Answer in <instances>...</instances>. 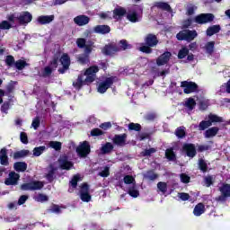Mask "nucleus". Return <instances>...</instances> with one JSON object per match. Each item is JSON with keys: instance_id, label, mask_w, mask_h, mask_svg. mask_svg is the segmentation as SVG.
<instances>
[{"instance_id": "f257e3e1", "label": "nucleus", "mask_w": 230, "mask_h": 230, "mask_svg": "<svg viewBox=\"0 0 230 230\" xmlns=\"http://www.w3.org/2000/svg\"><path fill=\"white\" fill-rule=\"evenodd\" d=\"M145 44L139 48V51L142 53H146V55H150L153 49L152 48H155L157 44H159V40L155 34L149 33L145 38Z\"/></svg>"}, {"instance_id": "f03ea898", "label": "nucleus", "mask_w": 230, "mask_h": 230, "mask_svg": "<svg viewBox=\"0 0 230 230\" xmlns=\"http://www.w3.org/2000/svg\"><path fill=\"white\" fill-rule=\"evenodd\" d=\"M98 71H100V68H98L97 66L88 67L84 73L82 74L84 76H86L85 79H84V84L89 85V84H93V82L96 80V73H98Z\"/></svg>"}, {"instance_id": "7ed1b4c3", "label": "nucleus", "mask_w": 230, "mask_h": 230, "mask_svg": "<svg viewBox=\"0 0 230 230\" xmlns=\"http://www.w3.org/2000/svg\"><path fill=\"white\" fill-rule=\"evenodd\" d=\"M118 77L111 75L110 77H107L104 81L101 82L98 86V93L101 94H104V93H107L108 89H111L112 87L114 82H117Z\"/></svg>"}, {"instance_id": "20e7f679", "label": "nucleus", "mask_w": 230, "mask_h": 230, "mask_svg": "<svg viewBox=\"0 0 230 230\" xmlns=\"http://www.w3.org/2000/svg\"><path fill=\"white\" fill-rule=\"evenodd\" d=\"M44 188V183L40 181H32L28 183H23L21 185L20 190L22 191H35L37 190H42Z\"/></svg>"}, {"instance_id": "39448f33", "label": "nucleus", "mask_w": 230, "mask_h": 230, "mask_svg": "<svg viewBox=\"0 0 230 230\" xmlns=\"http://www.w3.org/2000/svg\"><path fill=\"white\" fill-rule=\"evenodd\" d=\"M75 152L81 159H85L91 154V145L87 141H84L76 147Z\"/></svg>"}, {"instance_id": "423d86ee", "label": "nucleus", "mask_w": 230, "mask_h": 230, "mask_svg": "<svg viewBox=\"0 0 230 230\" xmlns=\"http://www.w3.org/2000/svg\"><path fill=\"white\" fill-rule=\"evenodd\" d=\"M197 31L183 30L176 34V39L178 40H187V42H191L197 37Z\"/></svg>"}, {"instance_id": "0eeeda50", "label": "nucleus", "mask_w": 230, "mask_h": 230, "mask_svg": "<svg viewBox=\"0 0 230 230\" xmlns=\"http://www.w3.org/2000/svg\"><path fill=\"white\" fill-rule=\"evenodd\" d=\"M181 87L183 88L184 94H191V93H197L199 91V84L191 81H182Z\"/></svg>"}, {"instance_id": "6e6552de", "label": "nucleus", "mask_w": 230, "mask_h": 230, "mask_svg": "<svg viewBox=\"0 0 230 230\" xmlns=\"http://www.w3.org/2000/svg\"><path fill=\"white\" fill-rule=\"evenodd\" d=\"M215 21V14L213 13H200L194 17L196 24H208Z\"/></svg>"}, {"instance_id": "1a4fd4ad", "label": "nucleus", "mask_w": 230, "mask_h": 230, "mask_svg": "<svg viewBox=\"0 0 230 230\" xmlns=\"http://www.w3.org/2000/svg\"><path fill=\"white\" fill-rule=\"evenodd\" d=\"M59 62L63 66L61 68H58V74L64 75L71 66V58L69 57V54L64 53L59 58Z\"/></svg>"}, {"instance_id": "9d476101", "label": "nucleus", "mask_w": 230, "mask_h": 230, "mask_svg": "<svg viewBox=\"0 0 230 230\" xmlns=\"http://www.w3.org/2000/svg\"><path fill=\"white\" fill-rule=\"evenodd\" d=\"M102 53L105 57H114L116 53H119V49H118V44L116 43H108L102 49Z\"/></svg>"}, {"instance_id": "9b49d317", "label": "nucleus", "mask_w": 230, "mask_h": 230, "mask_svg": "<svg viewBox=\"0 0 230 230\" xmlns=\"http://www.w3.org/2000/svg\"><path fill=\"white\" fill-rule=\"evenodd\" d=\"M219 191L221 195L216 198V200L217 202H226V199L230 197V184L223 183L222 186L219 187Z\"/></svg>"}, {"instance_id": "f8f14e48", "label": "nucleus", "mask_w": 230, "mask_h": 230, "mask_svg": "<svg viewBox=\"0 0 230 230\" xmlns=\"http://www.w3.org/2000/svg\"><path fill=\"white\" fill-rule=\"evenodd\" d=\"M20 179L21 174L12 171L9 172L8 178L4 180V184L5 186H17Z\"/></svg>"}, {"instance_id": "ddd939ff", "label": "nucleus", "mask_w": 230, "mask_h": 230, "mask_svg": "<svg viewBox=\"0 0 230 230\" xmlns=\"http://www.w3.org/2000/svg\"><path fill=\"white\" fill-rule=\"evenodd\" d=\"M89 183L84 182L81 184L80 199L83 202H91V194L89 193Z\"/></svg>"}, {"instance_id": "4468645a", "label": "nucleus", "mask_w": 230, "mask_h": 230, "mask_svg": "<svg viewBox=\"0 0 230 230\" xmlns=\"http://www.w3.org/2000/svg\"><path fill=\"white\" fill-rule=\"evenodd\" d=\"M182 150L185 152L187 157H190L193 159L197 155V147H195V144L185 143L182 146Z\"/></svg>"}, {"instance_id": "2eb2a0df", "label": "nucleus", "mask_w": 230, "mask_h": 230, "mask_svg": "<svg viewBox=\"0 0 230 230\" xmlns=\"http://www.w3.org/2000/svg\"><path fill=\"white\" fill-rule=\"evenodd\" d=\"M16 19L18 20L19 24L24 26V24H29V22L33 20V15H31L30 12L25 11L16 17Z\"/></svg>"}, {"instance_id": "dca6fc26", "label": "nucleus", "mask_w": 230, "mask_h": 230, "mask_svg": "<svg viewBox=\"0 0 230 230\" xmlns=\"http://www.w3.org/2000/svg\"><path fill=\"white\" fill-rule=\"evenodd\" d=\"M170 58H172V52L165 51L162 55H160L156 59V66H165V64H168L170 62Z\"/></svg>"}, {"instance_id": "f3484780", "label": "nucleus", "mask_w": 230, "mask_h": 230, "mask_svg": "<svg viewBox=\"0 0 230 230\" xmlns=\"http://www.w3.org/2000/svg\"><path fill=\"white\" fill-rule=\"evenodd\" d=\"M112 143L116 145V146H125V145H127V133L115 135L112 138Z\"/></svg>"}, {"instance_id": "a211bd4d", "label": "nucleus", "mask_w": 230, "mask_h": 230, "mask_svg": "<svg viewBox=\"0 0 230 230\" xmlns=\"http://www.w3.org/2000/svg\"><path fill=\"white\" fill-rule=\"evenodd\" d=\"M58 163H59V166H60L61 170L69 171V170H71V168H73V166H75L73 162H71L67 159L66 155L63 156L62 158H59Z\"/></svg>"}, {"instance_id": "6ab92c4d", "label": "nucleus", "mask_w": 230, "mask_h": 230, "mask_svg": "<svg viewBox=\"0 0 230 230\" xmlns=\"http://www.w3.org/2000/svg\"><path fill=\"white\" fill-rule=\"evenodd\" d=\"M90 22H91V18H89V16L84 15V14L78 15L74 18V22L77 26H85V25L89 24Z\"/></svg>"}, {"instance_id": "aec40b11", "label": "nucleus", "mask_w": 230, "mask_h": 230, "mask_svg": "<svg viewBox=\"0 0 230 230\" xmlns=\"http://www.w3.org/2000/svg\"><path fill=\"white\" fill-rule=\"evenodd\" d=\"M125 15H127V9L125 7L119 6L113 10V19L117 21H121Z\"/></svg>"}, {"instance_id": "412c9836", "label": "nucleus", "mask_w": 230, "mask_h": 230, "mask_svg": "<svg viewBox=\"0 0 230 230\" xmlns=\"http://www.w3.org/2000/svg\"><path fill=\"white\" fill-rule=\"evenodd\" d=\"M94 33H99L100 35H107L111 33V26L109 25H96L93 28Z\"/></svg>"}, {"instance_id": "4be33fe9", "label": "nucleus", "mask_w": 230, "mask_h": 230, "mask_svg": "<svg viewBox=\"0 0 230 230\" xmlns=\"http://www.w3.org/2000/svg\"><path fill=\"white\" fill-rule=\"evenodd\" d=\"M0 164H2V166H8V164H10V162L8 161V151L6 150V147H4L0 150Z\"/></svg>"}, {"instance_id": "5701e85b", "label": "nucleus", "mask_w": 230, "mask_h": 230, "mask_svg": "<svg viewBox=\"0 0 230 230\" xmlns=\"http://www.w3.org/2000/svg\"><path fill=\"white\" fill-rule=\"evenodd\" d=\"M174 147H169L165 150V158L167 161L175 162L177 161V154H175Z\"/></svg>"}, {"instance_id": "b1692460", "label": "nucleus", "mask_w": 230, "mask_h": 230, "mask_svg": "<svg viewBox=\"0 0 230 230\" xmlns=\"http://www.w3.org/2000/svg\"><path fill=\"white\" fill-rule=\"evenodd\" d=\"M39 24H49V22H53L55 21V15H41L37 19Z\"/></svg>"}, {"instance_id": "393cba45", "label": "nucleus", "mask_w": 230, "mask_h": 230, "mask_svg": "<svg viewBox=\"0 0 230 230\" xmlns=\"http://www.w3.org/2000/svg\"><path fill=\"white\" fill-rule=\"evenodd\" d=\"M218 132H220V128L218 127H212L205 131L204 137L207 139H209L210 137H215Z\"/></svg>"}, {"instance_id": "a878e982", "label": "nucleus", "mask_w": 230, "mask_h": 230, "mask_svg": "<svg viewBox=\"0 0 230 230\" xmlns=\"http://www.w3.org/2000/svg\"><path fill=\"white\" fill-rule=\"evenodd\" d=\"M84 85H85V82L84 81V75L80 74L76 81L73 82V87L76 89V91H80Z\"/></svg>"}, {"instance_id": "bb28decb", "label": "nucleus", "mask_w": 230, "mask_h": 230, "mask_svg": "<svg viewBox=\"0 0 230 230\" xmlns=\"http://www.w3.org/2000/svg\"><path fill=\"white\" fill-rule=\"evenodd\" d=\"M203 213H206V206L204 203H198L193 209V215L195 217H200Z\"/></svg>"}, {"instance_id": "cd10ccee", "label": "nucleus", "mask_w": 230, "mask_h": 230, "mask_svg": "<svg viewBox=\"0 0 230 230\" xmlns=\"http://www.w3.org/2000/svg\"><path fill=\"white\" fill-rule=\"evenodd\" d=\"M13 169L15 172H18V173L21 172H24L26 170H28V164L25 162H16L13 164Z\"/></svg>"}, {"instance_id": "c85d7f7f", "label": "nucleus", "mask_w": 230, "mask_h": 230, "mask_svg": "<svg viewBox=\"0 0 230 230\" xmlns=\"http://www.w3.org/2000/svg\"><path fill=\"white\" fill-rule=\"evenodd\" d=\"M220 30H222V28L220 27V25H212L210 27H208L206 31L207 36L208 37H213V35L217 34V33H220Z\"/></svg>"}, {"instance_id": "c756f323", "label": "nucleus", "mask_w": 230, "mask_h": 230, "mask_svg": "<svg viewBox=\"0 0 230 230\" xmlns=\"http://www.w3.org/2000/svg\"><path fill=\"white\" fill-rule=\"evenodd\" d=\"M57 173V167H53V165H50V170L48 172V173L45 175V178L49 182H53L56 179V174Z\"/></svg>"}, {"instance_id": "7c9ffc66", "label": "nucleus", "mask_w": 230, "mask_h": 230, "mask_svg": "<svg viewBox=\"0 0 230 230\" xmlns=\"http://www.w3.org/2000/svg\"><path fill=\"white\" fill-rule=\"evenodd\" d=\"M118 49L119 51H126V49H132V45L128 44L127 40H121L119 41Z\"/></svg>"}, {"instance_id": "2f4dec72", "label": "nucleus", "mask_w": 230, "mask_h": 230, "mask_svg": "<svg viewBox=\"0 0 230 230\" xmlns=\"http://www.w3.org/2000/svg\"><path fill=\"white\" fill-rule=\"evenodd\" d=\"M155 6L159 8V10H164V12H172V6L166 2H155Z\"/></svg>"}, {"instance_id": "473e14b6", "label": "nucleus", "mask_w": 230, "mask_h": 230, "mask_svg": "<svg viewBox=\"0 0 230 230\" xmlns=\"http://www.w3.org/2000/svg\"><path fill=\"white\" fill-rule=\"evenodd\" d=\"M114 150V146L111 142H106L102 147L101 152L103 155L111 154Z\"/></svg>"}, {"instance_id": "72a5a7b5", "label": "nucleus", "mask_w": 230, "mask_h": 230, "mask_svg": "<svg viewBox=\"0 0 230 230\" xmlns=\"http://www.w3.org/2000/svg\"><path fill=\"white\" fill-rule=\"evenodd\" d=\"M142 128L143 127H141V124L139 123L130 122L128 126V130H129V132H140Z\"/></svg>"}, {"instance_id": "f704fd0d", "label": "nucleus", "mask_w": 230, "mask_h": 230, "mask_svg": "<svg viewBox=\"0 0 230 230\" xmlns=\"http://www.w3.org/2000/svg\"><path fill=\"white\" fill-rule=\"evenodd\" d=\"M145 179H147V181H155V179H159V174L155 173L154 170H149L146 171Z\"/></svg>"}, {"instance_id": "c9c22d12", "label": "nucleus", "mask_w": 230, "mask_h": 230, "mask_svg": "<svg viewBox=\"0 0 230 230\" xmlns=\"http://www.w3.org/2000/svg\"><path fill=\"white\" fill-rule=\"evenodd\" d=\"M205 51L208 55H213L215 53V41H208L205 45Z\"/></svg>"}, {"instance_id": "e433bc0d", "label": "nucleus", "mask_w": 230, "mask_h": 230, "mask_svg": "<svg viewBox=\"0 0 230 230\" xmlns=\"http://www.w3.org/2000/svg\"><path fill=\"white\" fill-rule=\"evenodd\" d=\"M28 66H30V64L22 59H19L14 63V67H16L18 71H22V69H24V67H28Z\"/></svg>"}, {"instance_id": "4c0bfd02", "label": "nucleus", "mask_w": 230, "mask_h": 230, "mask_svg": "<svg viewBox=\"0 0 230 230\" xmlns=\"http://www.w3.org/2000/svg\"><path fill=\"white\" fill-rule=\"evenodd\" d=\"M27 155H30V150L22 149L13 154V159H21L22 157H26Z\"/></svg>"}, {"instance_id": "58836bf2", "label": "nucleus", "mask_w": 230, "mask_h": 230, "mask_svg": "<svg viewBox=\"0 0 230 230\" xmlns=\"http://www.w3.org/2000/svg\"><path fill=\"white\" fill-rule=\"evenodd\" d=\"M196 106L197 102H195V99H193L192 97L188 98L187 101L185 102V107H187L189 111H193V109H195Z\"/></svg>"}, {"instance_id": "ea45409f", "label": "nucleus", "mask_w": 230, "mask_h": 230, "mask_svg": "<svg viewBox=\"0 0 230 230\" xmlns=\"http://www.w3.org/2000/svg\"><path fill=\"white\" fill-rule=\"evenodd\" d=\"M190 55V49L183 47L178 52V58L182 60V58H186Z\"/></svg>"}, {"instance_id": "a19ab883", "label": "nucleus", "mask_w": 230, "mask_h": 230, "mask_svg": "<svg viewBox=\"0 0 230 230\" xmlns=\"http://www.w3.org/2000/svg\"><path fill=\"white\" fill-rule=\"evenodd\" d=\"M44 152H46V146H40L38 147H34L33 155H34V157H40V155H42V154H44Z\"/></svg>"}, {"instance_id": "79ce46f5", "label": "nucleus", "mask_w": 230, "mask_h": 230, "mask_svg": "<svg viewBox=\"0 0 230 230\" xmlns=\"http://www.w3.org/2000/svg\"><path fill=\"white\" fill-rule=\"evenodd\" d=\"M208 121L211 126L213 125V123H222V117H218L217 115L210 113L208 115Z\"/></svg>"}, {"instance_id": "37998d69", "label": "nucleus", "mask_w": 230, "mask_h": 230, "mask_svg": "<svg viewBox=\"0 0 230 230\" xmlns=\"http://www.w3.org/2000/svg\"><path fill=\"white\" fill-rule=\"evenodd\" d=\"M175 136L179 139H182V138L186 137V130L184 129V127L177 128L175 130Z\"/></svg>"}, {"instance_id": "c03bdc74", "label": "nucleus", "mask_w": 230, "mask_h": 230, "mask_svg": "<svg viewBox=\"0 0 230 230\" xmlns=\"http://www.w3.org/2000/svg\"><path fill=\"white\" fill-rule=\"evenodd\" d=\"M198 164L200 172H202L203 173H206V172H208V163H206V160L202 158L199 159Z\"/></svg>"}, {"instance_id": "a18cd8bd", "label": "nucleus", "mask_w": 230, "mask_h": 230, "mask_svg": "<svg viewBox=\"0 0 230 230\" xmlns=\"http://www.w3.org/2000/svg\"><path fill=\"white\" fill-rule=\"evenodd\" d=\"M49 147L56 150V152H59V150H62V142L59 141H50L49 142Z\"/></svg>"}, {"instance_id": "49530a36", "label": "nucleus", "mask_w": 230, "mask_h": 230, "mask_svg": "<svg viewBox=\"0 0 230 230\" xmlns=\"http://www.w3.org/2000/svg\"><path fill=\"white\" fill-rule=\"evenodd\" d=\"M123 182L125 184H133V186H136V178L132 175H125L123 178Z\"/></svg>"}, {"instance_id": "de8ad7c7", "label": "nucleus", "mask_w": 230, "mask_h": 230, "mask_svg": "<svg viewBox=\"0 0 230 230\" xmlns=\"http://www.w3.org/2000/svg\"><path fill=\"white\" fill-rule=\"evenodd\" d=\"M128 195L130 197H133V199H137V197H139V190H137L136 189V185H133L132 187H130L128 189Z\"/></svg>"}, {"instance_id": "09e8293b", "label": "nucleus", "mask_w": 230, "mask_h": 230, "mask_svg": "<svg viewBox=\"0 0 230 230\" xmlns=\"http://www.w3.org/2000/svg\"><path fill=\"white\" fill-rule=\"evenodd\" d=\"M15 58L12 55H8L5 58V65L8 66V67H13L15 66Z\"/></svg>"}, {"instance_id": "8fccbe9b", "label": "nucleus", "mask_w": 230, "mask_h": 230, "mask_svg": "<svg viewBox=\"0 0 230 230\" xmlns=\"http://www.w3.org/2000/svg\"><path fill=\"white\" fill-rule=\"evenodd\" d=\"M127 19L130 22H137V21H139V18L137 16V13H136V12H133L131 13H128L127 14Z\"/></svg>"}, {"instance_id": "3c124183", "label": "nucleus", "mask_w": 230, "mask_h": 230, "mask_svg": "<svg viewBox=\"0 0 230 230\" xmlns=\"http://www.w3.org/2000/svg\"><path fill=\"white\" fill-rule=\"evenodd\" d=\"M79 181H80V174L74 175L70 181V186H72V188H77Z\"/></svg>"}, {"instance_id": "603ef678", "label": "nucleus", "mask_w": 230, "mask_h": 230, "mask_svg": "<svg viewBox=\"0 0 230 230\" xmlns=\"http://www.w3.org/2000/svg\"><path fill=\"white\" fill-rule=\"evenodd\" d=\"M90 134L93 137H98V136H103V134H105V132H103V130H102L98 128H95L91 130Z\"/></svg>"}, {"instance_id": "864d4df0", "label": "nucleus", "mask_w": 230, "mask_h": 230, "mask_svg": "<svg viewBox=\"0 0 230 230\" xmlns=\"http://www.w3.org/2000/svg\"><path fill=\"white\" fill-rule=\"evenodd\" d=\"M209 127H211V122L208 120H202L199 122V130H206V128H209Z\"/></svg>"}, {"instance_id": "5fc2aeb1", "label": "nucleus", "mask_w": 230, "mask_h": 230, "mask_svg": "<svg viewBox=\"0 0 230 230\" xmlns=\"http://www.w3.org/2000/svg\"><path fill=\"white\" fill-rule=\"evenodd\" d=\"M204 181L207 188H210V186H213V184H215V180L211 175H208L207 177H205Z\"/></svg>"}, {"instance_id": "6e6d98bb", "label": "nucleus", "mask_w": 230, "mask_h": 230, "mask_svg": "<svg viewBox=\"0 0 230 230\" xmlns=\"http://www.w3.org/2000/svg\"><path fill=\"white\" fill-rule=\"evenodd\" d=\"M152 137V132H143L138 135L139 141H145V139H150Z\"/></svg>"}, {"instance_id": "4d7b16f0", "label": "nucleus", "mask_w": 230, "mask_h": 230, "mask_svg": "<svg viewBox=\"0 0 230 230\" xmlns=\"http://www.w3.org/2000/svg\"><path fill=\"white\" fill-rule=\"evenodd\" d=\"M86 40L84 38H78L76 40V45H77V48H80V49H84V48L87 45L86 44Z\"/></svg>"}, {"instance_id": "13d9d810", "label": "nucleus", "mask_w": 230, "mask_h": 230, "mask_svg": "<svg viewBox=\"0 0 230 230\" xmlns=\"http://www.w3.org/2000/svg\"><path fill=\"white\" fill-rule=\"evenodd\" d=\"M157 188L162 191V193H166L168 190V185L166 182L160 181L157 183Z\"/></svg>"}, {"instance_id": "bf43d9fd", "label": "nucleus", "mask_w": 230, "mask_h": 230, "mask_svg": "<svg viewBox=\"0 0 230 230\" xmlns=\"http://www.w3.org/2000/svg\"><path fill=\"white\" fill-rule=\"evenodd\" d=\"M93 44H94V42L88 41V43L85 45V47H84V53L86 55H89V54H91L93 52Z\"/></svg>"}, {"instance_id": "052dcab7", "label": "nucleus", "mask_w": 230, "mask_h": 230, "mask_svg": "<svg viewBox=\"0 0 230 230\" xmlns=\"http://www.w3.org/2000/svg\"><path fill=\"white\" fill-rule=\"evenodd\" d=\"M193 21H195V19L193 20L192 18H189L187 20H184L182 22V28L184 30H187V28H190V26H191L193 24Z\"/></svg>"}, {"instance_id": "680f3d73", "label": "nucleus", "mask_w": 230, "mask_h": 230, "mask_svg": "<svg viewBox=\"0 0 230 230\" xmlns=\"http://www.w3.org/2000/svg\"><path fill=\"white\" fill-rule=\"evenodd\" d=\"M78 63L85 66V64H89V56L84 55L78 58Z\"/></svg>"}, {"instance_id": "e2e57ef3", "label": "nucleus", "mask_w": 230, "mask_h": 230, "mask_svg": "<svg viewBox=\"0 0 230 230\" xmlns=\"http://www.w3.org/2000/svg\"><path fill=\"white\" fill-rule=\"evenodd\" d=\"M53 73V68L51 66H45L42 76L46 78L47 76H50V75Z\"/></svg>"}, {"instance_id": "0e129e2a", "label": "nucleus", "mask_w": 230, "mask_h": 230, "mask_svg": "<svg viewBox=\"0 0 230 230\" xmlns=\"http://www.w3.org/2000/svg\"><path fill=\"white\" fill-rule=\"evenodd\" d=\"M181 181L183 182V184H189L190 181H191V178L186 174V173H181L180 175Z\"/></svg>"}, {"instance_id": "69168bd1", "label": "nucleus", "mask_w": 230, "mask_h": 230, "mask_svg": "<svg viewBox=\"0 0 230 230\" xmlns=\"http://www.w3.org/2000/svg\"><path fill=\"white\" fill-rule=\"evenodd\" d=\"M100 177H109L111 175V168L109 166H105L104 170L99 172Z\"/></svg>"}, {"instance_id": "338daca9", "label": "nucleus", "mask_w": 230, "mask_h": 230, "mask_svg": "<svg viewBox=\"0 0 230 230\" xmlns=\"http://www.w3.org/2000/svg\"><path fill=\"white\" fill-rule=\"evenodd\" d=\"M10 28H12V24L8 21H2L0 22V30H10Z\"/></svg>"}, {"instance_id": "774afa93", "label": "nucleus", "mask_w": 230, "mask_h": 230, "mask_svg": "<svg viewBox=\"0 0 230 230\" xmlns=\"http://www.w3.org/2000/svg\"><path fill=\"white\" fill-rule=\"evenodd\" d=\"M49 66L52 69H57V67H58V57L53 58V59L49 62Z\"/></svg>"}]
</instances>
